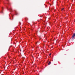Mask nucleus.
I'll use <instances>...</instances> for the list:
<instances>
[{"label": "nucleus", "mask_w": 75, "mask_h": 75, "mask_svg": "<svg viewBox=\"0 0 75 75\" xmlns=\"http://www.w3.org/2000/svg\"><path fill=\"white\" fill-rule=\"evenodd\" d=\"M75 37V33H74L73 35L72 36V39L73 40L74 39V37Z\"/></svg>", "instance_id": "1"}, {"label": "nucleus", "mask_w": 75, "mask_h": 75, "mask_svg": "<svg viewBox=\"0 0 75 75\" xmlns=\"http://www.w3.org/2000/svg\"><path fill=\"white\" fill-rule=\"evenodd\" d=\"M18 13H17V11H16V15H18Z\"/></svg>", "instance_id": "2"}, {"label": "nucleus", "mask_w": 75, "mask_h": 75, "mask_svg": "<svg viewBox=\"0 0 75 75\" xmlns=\"http://www.w3.org/2000/svg\"><path fill=\"white\" fill-rule=\"evenodd\" d=\"M51 64V62H49V63L48 64V65H49Z\"/></svg>", "instance_id": "3"}, {"label": "nucleus", "mask_w": 75, "mask_h": 75, "mask_svg": "<svg viewBox=\"0 0 75 75\" xmlns=\"http://www.w3.org/2000/svg\"><path fill=\"white\" fill-rule=\"evenodd\" d=\"M9 10L10 11H11L12 10V9H11V8L9 9Z\"/></svg>", "instance_id": "4"}, {"label": "nucleus", "mask_w": 75, "mask_h": 75, "mask_svg": "<svg viewBox=\"0 0 75 75\" xmlns=\"http://www.w3.org/2000/svg\"><path fill=\"white\" fill-rule=\"evenodd\" d=\"M64 9V8H63L62 9V11H63Z\"/></svg>", "instance_id": "5"}, {"label": "nucleus", "mask_w": 75, "mask_h": 75, "mask_svg": "<svg viewBox=\"0 0 75 75\" xmlns=\"http://www.w3.org/2000/svg\"><path fill=\"white\" fill-rule=\"evenodd\" d=\"M51 55V53H50V54H49V56H50V55Z\"/></svg>", "instance_id": "6"}, {"label": "nucleus", "mask_w": 75, "mask_h": 75, "mask_svg": "<svg viewBox=\"0 0 75 75\" xmlns=\"http://www.w3.org/2000/svg\"><path fill=\"white\" fill-rule=\"evenodd\" d=\"M27 18H26V20H27Z\"/></svg>", "instance_id": "7"}, {"label": "nucleus", "mask_w": 75, "mask_h": 75, "mask_svg": "<svg viewBox=\"0 0 75 75\" xmlns=\"http://www.w3.org/2000/svg\"><path fill=\"white\" fill-rule=\"evenodd\" d=\"M50 6H51V4H50Z\"/></svg>", "instance_id": "8"}]
</instances>
